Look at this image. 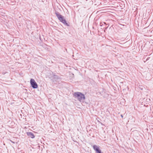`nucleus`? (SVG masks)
I'll list each match as a JSON object with an SVG mask.
<instances>
[{"instance_id":"6","label":"nucleus","mask_w":153,"mask_h":153,"mask_svg":"<svg viewBox=\"0 0 153 153\" xmlns=\"http://www.w3.org/2000/svg\"><path fill=\"white\" fill-rule=\"evenodd\" d=\"M149 58H150L149 57H148V58L147 59H146V61L148 60L149 59Z\"/></svg>"},{"instance_id":"8","label":"nucleus","mask_w":153,"mask_h":153,"mask_svg":"<svg viewBox=\"0 0 153 153\" xmlns=\"http://www.w3.org/2000/svg\"><path fill=\"white\" fill-rule=\"evenodd\" d=\"M121 116L122 117H123V115H121Z\"/></svg>"},{"instance_id":"9","label":"nucleus","mask_w":153,"mask_h":153,"mask_svg":"<svg viewBox=\"0 0 153 153\" xmlns=\"http://www.w3.org/2000/svg\"><path fill=\"white\" fill-rule=\"evenodd\" d=\"M11 142H12L13 143H14L13 142V141H11Z\"/></svg>"},{"instance_id":"1","label":"nucleus","mask_w":153,"mask_h":153,"mask_svg":"<svg viewBox=\"0 0 153 153\" xmlns=\"http://www.w3.org/2000/svg\"><path fill=\"white\" fill-rule=\"evenodd\" d=\"M73 95L75 98H76L80 102H83L85 97L84 95L82 93L80 92H75Z\"/></svg>"},{"instance_id":"3","label":"nucleus","mask_w":153,"mask_h":153,"mask_svg":"<svg viewBox=\"0 0 153 153\" xmlns=\"http://www.w3.org/2000/svg\"><path fill=\"white\" fill-rule=\"evenodd\" d=\"M30 84L32 87L33 88H36L38 87V85L37 83L33 79H30Z\"/></svg>"},{"instance_id":"2","label":"nucleus","mask_w":153,"mask_h":153,"mask_svg":"<svg viewBox=\"0 0 153 153\" xmlns=\"http://www.w3.org/2000/svg\"><path fill=\"white\" fill-rule=\"evenodd\" d=\"M55 13L56 17L61 22L63 23L64 25L67 26H69V25L66 22L65 19H64V16L61 15L59 12L57 11H55Z\"/></svg>"},{"instance_id":"4","label":"nucleus","mask_w":153,"mask_h":153,"mask_svg":"<svg viewBox=\"0 0 153 153\" xmlns=\"http://www.w3.org/2000/svg\"><path fill=\"white\" fill-rule=\"evenodd\" d=\"M27 134L28 136L32 138H33L35 137L33 134L31 132H27Z\"/></svg>"},{"instance_id":"7","label":"nucleus","mask_w":153,"mask_h":153,"mask_svg":"<svg viewBox=\"0 0 153 153\" xmlns=\"http://www.w3.org/2000/svg\"><path fill=\"white\" fill-rule=\"evenodd\" d=\"M103 23H104V24H106V23L105 22H103Z\"/></svg>"},{"instance_id":"5","label":"nucleus","mask_w":153,"mask_h":153,"mask_svg":"<svg viewBox=\"0 0 153 153\" xmlns=\"http://www.w3.org/2000/svg\"><path fill=\"white\" fill-rule=\"evenodd\" d=\"M52 76L53 79H55L56 80L59 79H60V77H59V76L53 73H52Z\"/></svg>"}]
</instances>
